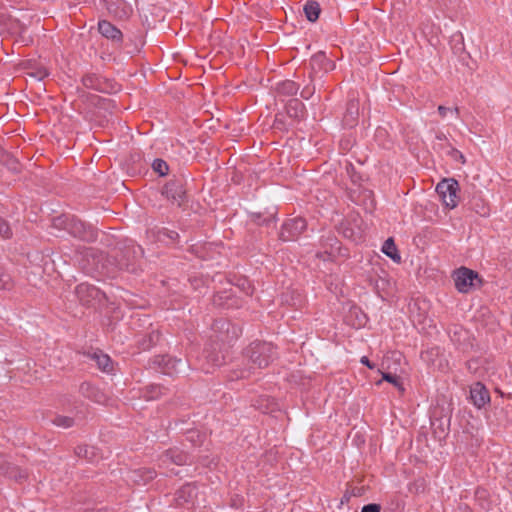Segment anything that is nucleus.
<instances>
[{
    "label": "nucleus",
    "instance_id": "nucleus-1",
    "mask_svg": "<svg viewBox=\"0 0 512 512\" xmlns=\"http://www.w3.org/2000/svg\"><path fill=\"white\" fill-rule=\"evenodd\" d=\"M246 355L251 365L248 368L241 369L236 378H246L254 372L255 369L267 367L276 356L275 347L267 342H253L246 350Z\"/></svg>",
    "mask_w": 512,
    "mask_h": 512
},
{
    "label": "nucleus",
    "instance_id": "nucleus-2",
    "mask_svg": "<svg viewBox=\"0 0 512 512\" xmlns=\"http://www.w3.org/2000/svg\"><path fill=\"white\" fill-rule=\"evenodd\" d=\"M54 225L62 227L70 235L83 241L92 242L97 238V232L74 216H61L55 219Z\"/></svg>",
    "mask_w": 512,
    "mask_h": 512
},
{
    "label": "nucleus",
    "instance_id": "nucleus-3",
    "mask_svg": "<svg viewBox=\"0 0 512 512\" xmlns=\"http://www.w3.org/2000/svg\"><path fill=\"white\" fill-rule=\"evenodd\" d=\"M458 186V182L454 179H444L436 186L437 193L449 208H455L458 204Z\"/></svg>",
    "mask_w": 512,
    "mask_h": 512
},
{
    "label": "nucleus",
    "instance_id": "nucleus-4",
    "mask_svg": "<svg viewBox=\"0 0 512 512\" xmlns=\"http://www.w3.org/2000/svg\"><path fill=\"white\" fill-rule=\"evenodd\" d=\"M306 228V221L301 217H296L285 221L282 225L280 238L283 241H294Z\"/></svg>",
    "mask_w": 512,
    "mask_h": 512
},
{
    "label": "nucleus",
    "instance_id": "nucleus-5",
    "mask_svg": "<svg viewBox=\"0 0 512 512\" xmlns=\"http://www.w3.org/2000/svg\"><path fill=\"white\" fill-rule=\"evenodd\" d=\"M477 279L478 274L466 267H461L454 273L455 287L460 293H468Z\"/></svg>",
    "mask_w": 512,
    "mask_h": 512
},
{
    "label": "nucleus",
    "instance_id": "nucleus-6",
    "mask_svg": "<svg viewBox=\"0 0 512 512\" xmlns=\"http://www.w3.org/2000/svg\"><path fill=\"white\" fill-rule=\"evenodd\" d=\"M187 461L188 455L178 449H170L160 456L159 466L169 469L171 474L178 475L179 471L174 470V468L170 469L169 466L171 464L181 466L187 464Z\"/></svg>",
    "mask_w": 512,
    "mask_h": 512
},
{
    "label": "nucleus",
    "instance_id": "nucleus-7",
    "mask_svg": "<svg viewBox=\"0 0 512 512\" xmlns=\"http://www.w3.org/2000/svg\"><path fill=\"white\" fill-rule=\"evenodd\" d=\"M156 472L149 468H139L135 470H128L125 474V481L129 485H146L149 481L154 479Z\"/></svg>",
    "mask_w": 512,
    "mask_h": 512
},
{
    "label": "nucleus",
    "instance_id": "nucleus-8",
    "mask_svg": "<svg viewBox=\"0 0 512 512\" xmlns=\"http://www.w3.org/2000/svg\"><path fill=\"white\" fill-rule=\"evenodd\" d=\"M203 356L206 361V365L203 366V370L210 372V369L221 366L225 362V356L220 351L218 344H212L205 348Z\"/></svg>",
    "mask_w": 512,
    "mask_h": 512
},
{
    "label": "nucleus",
    "instance_id": "nucleus-9",
    "mask_svg": "<svg viewBox=\"0 0 512 512\" xmlns=\"http://www.w3.org/2000/svg\"><path fill=\"white\" fill-rule=\"evenodd\" d=\"M76 295L83 305H90L94 300H100L101 292L95 286L81 283L76 287Z\"/></svg>",
    "mask_w": 512,
    "mask_h": 512
},
{
    "label": "nucleus",
    "instance_id": "nucleus-10",
    "mask_svg": "<svg viewBox=\"0 0 512 512\" xmlns=\"http://www.w3.org/2000/svg\"><path fill=\"white\" fill-rule=\"evenodd\" d=\"M198 497V489L192 483L183 485L177 492L175 500L179 506H193Z\"/></svg>",
    "mask_w": 512,
    "mask_h": 512
},
{
    "label": "nucleus",
    "instance_id": "nucleus-11",
    "mask_svg": "<svg viewBox=\"0 0 512 512\" xmlns=\"http://www.w3.org/2000/svg\"><path fill=\"white\" fill-rule=\"evenodd\" d=\"M163 193L168 199L176 203L178 206L184 202L186 196L183 184L178 180L168 182L164 187Z\"/></svg>",
    "mask_w": 512,
    "mask_h": 512
},
{
    "label": "nucleus",
    "instance_id": "nucleus-12",
    "mask_svg": "<svg viewBox=\"0 0 512 512\" xmlns=\"http://www.w3.org/2000/svg\"><path fill=\"white\" fill-rule=\"evenodd\" d=\"M470 399L474 406L477 408L484 407L490 401V395L486 387L480 383L476 382L470 388Z\"/></svg>",
    "mask_w": 512,
    "mask_h": 512
},
{
    "label": "nucleus",
    "instance_id": "nucleus-13",
    "mask_svg": "<svg viewBox=\"0 0 512 512\" xmlns=\"http://www.w3.org/2000/svg\"><path fill=\"white\" fill-rule=\"evenodd\" d=\"M0 473L16 481H21L27 477L26 471L8 462L4 455H0Z\"/></svg>",
    "mask_w": 512,
    "mask_h": 512
},
{
    "label": "nucleus",
    "instance_id": "nucleus-14",
    "mask_svg": "<svg viewBox=\"0 0 512 512\" xmlns=\"http://www.w3.org/2000/svg\"><path fill=\"white\" fill-rule=\"evenodd\" d=\"M156 362L159 366H162V373L169 375L178 373L185 367V363L181 359H176L170 356H160L157 358Z\"/></svg>",
    "mask_w": 512,
    "mask_h": 512
},
{
    "label": "nucleus",
    "instance_id": "nucleus-15",
    "mask_svg": "<svg viewBox=\"0 0 512 512\" xmlns=\"http://www.w3.org/2000/svg\"><path fill=\"white\" fill-rule=\"evenodd\" d=\"M98 31L102 36L115 43L122 42V32L107 20H101L98 22Z\"/></svg>",
    "mask_w": 512,
    "mask_h": 512
},
{
    "label": "nucleus",
    "instance_id": "nucleus-16",
    "mask_svg": "<svg viewBox=\"0 0 512 512\" xmlns=\"http://www.w3.org/2000/svg\"><path fill=\"white\" fill-rule=\"evenodd\" d=\"M312 69L328 71L333 68V63L329 60L325 53L319 52L312 56L310 60Z\"/></svg>",
    "mask_w": 512,
    "mask_h": 512
},
{
    "label": "nucleus",
    "instance_id": "nucleus-17",
    "mask_svg": "<svg viewBox=\"0 0 512 512\" xmlns=\"http://www.w3.org/2000/svg\"><path fill=\"white\" fill-rule=\"evenodd\" d=\"M286 111L291 118L301 119L305 114V106L300 100L294 98L287 103Z\"/></svg>",
    "mask_w": 512,
    "mask_h": 512
},
{
    "label": "nucleus",
    "instance_id": "nucleus-18",
    "mask_svg": "<svg viewBox=\"0 0 512 512\" xmlns=\"http://www.w3.org/2000/svg\"><path fill=\"white\" fill-rule=\"evenodd\" d=\"M82 82L86 88L101 92H108L104 81L96 75H86L83 77Z\"/></svg>",
    "mask_w": 512,
    "mask_h": 512
},
{
    "label": "nucleus",
    "instance_id": "nucleus-19",
    "mask_svg": "<svg viewBox=\"0 0 512 512\" xmlns=\"http://www.w3.org/2000/svg\"><path fill=\"white\" fill-rule=\"evenodd\" d=\"M382 252L388 256L389 258H391L394 262L396 263H400L401 261V256L400 254L398 253V249L394 243V240L393 238H388L383 246H382Z\"/></svg>",
    "mask_w": 512,
    "mask_h": 512
},
{
    "label": "nucleus",
    "instance_id": "nucleus-20",
    "mask_svg": "<svg viewBox=\"0 0 512 512\" xmlns=\"http://www.w3.org/2000/svg\"><path fill=\"white\" fill-rule=\"evenodd\" d=\"M76 455L79 458H84L89 462H95L97 460V448L88 445L77 446L75 450Z\"/></svg>",
    "mask_w": 512,
    "mask_h": 512
},
{
    "label": "nucleus",
    "instance_id": "nucleus-21",
    "mask_svg": "<svg viewBox=\"0 0 512 512\" xmlns=\"http://www.w3.org/2000/svg\"><path fill=\"white\" fill-rule=\"evenodd\" d=\"M304 13L310 22H315L320 14V6L316 1H308L304 5Z\"/></svg>",
    "mask_w": 512,
    "mask_h": 512
},
{
    "label": "nucleus",
    "instance_id": "nucleus-22",
    "mask_svg": "<svg viewBox=\"0 0 512 512\" xmlns=\"http://www.w3.org/2000/svg\"><path fill=\"white\" fill-rule=\"evenodd\" d=\"M299 90V86L292 80H285L277 85V91L280 94L292 96L295 95Z\"/></svg>",
    "mask_w": 512,
    "mask_h": 512
},
{
    "label": "nucleus",
    "instance_id": "nucleus-23",
    "mask_svg": "<svg viewBox=\"0 0 512 512\" xmlns=\"http://www.w3.org/2000/svg\"><path fill=\"white\" fill-rule=\"evenodd\" d=\"M93 359L95 360L97 366L104 372L112 371V361L107 354H103L101 352L94 353Z\"/></svg>",
    "mask_w": 512,
    "mask_h": 512
},
{
    "label": "nucleus",
    "instance_id": "nucleus-24",
    "mask_svg": "<svg viewBox=\"0 0 512 512\" xmlns=\"http://www.w3.org/2000/svg\"><path fill=\"white\" fill-rule=\"evenodd\" d=\"M52 423L61 428H70L75 424V420L64 415H57L53 418Z\"/></svg>",
    "mask_w": 512,
    "mask_h": 512
},
{
    "label": "nucleus",
    "instance_id": "nucleus-25",
    "mask_svg": "<svg viewBox=\"0 0 512 512\" xmlns=\"http://www.w3.org/2000/svg\"><path fill=\"white\" fill-rule=\"evenodd\" d=\"M383 380L391 383L396 388H398L400 391H404L403 385L396 375H393V374L387 373V372H382V379L377 381L376 385H380Z\"/></svg>",
    "mask_w": 512,
    "mask_h": 512
},
{
    "label": "nucleus",
    "instance_id": "nucleus-26",
    "mask_svg": "<svg viewBox=\"0 0 512 512\" xmlns=\"http://www.w3.org/2000/svg\"><path fill=\"white\" fill-rule=\"evenodd\" d=\"M152 168L159 175L164 176L168 173V165L162 159H155L152 164Z\"/></svg>",
    "mask_w": 512,
    "mask_h": 512
},
{
    "label": "nucleus",
    "instance_id": "nucleus-27",
    "mask_svg": "<svg viewBox=\"0 0 512 512\" xmlns=\"http://www.w3.org/2000/svg\"><path fill=\"white\" fill-rule=\"evenodd\" d=\"M12 287V278L0 267V289H10Z\"/></svg>",
    "mask_w": 512,
    "mask_h": 512
},
{
    "label": "nucleus",
    "instance_id": "nucleus-28",
    "mask_svg": "<svg viewBox=\"0 0 512 512\" xmlns=\"http://www.w3.org/2000/svg\"><path fill=\"white\" fill-rule=\"evenodd\" d=\"M438 113L440 114V116L442 118L446 117L448 114L458 117L459 116V108L458 107L448 108V107L440 105V106H438Z\"/></svg>",
    "mask_w": 512,
    "mask_h": 512
},
{
    "label": "nucleus",
    "instance_id": "nucleus-29",
    "mask_svg": "<svg viewBox=\"0 0 512 512\" xmlns=\"http://www.w3.org/2000/svg\"><path fill=\"white\" fill-rule=\"evenodd\" d=\"M162 387L159 385H151L147 388V398L156 399L162 394Z\"/></svg>",
    "mask_w": 512,
    "mask_h": 512
},
{
    "label": "nucleus",
    "instance_id": "nucleus-30",
    "mask_svg": "<svg viewBox=\"0 0 512 512\" xmlns=\"http://www.w3.org/2000/svg\"><path fill=\"white\" fill-rule=\"evenodd\" d=\"M333 243L330 244V251H325L324 254L318 253L317 256L322 258L323 260H327L328 258L334 256V253L336 250H338V247H335L338 244V241L334 238L331 239Z\"/></svg>",
    "mask_w": 512,
    "mask_h": 512
},
{
    "label": "nucleus",
    "instance_id": "nucleus-31",
    "mask_svg": "<svg viewBox=\"0 0 512 512\" xmlns=\"http://www.w3.org/2000/svg\"><path fill=\"white\" fill-rule=\"evenodd\" d=\"M357 114V105L354 102H351L347 108V115L345 116L346 120L352 124L355 121V115Z\"/></svg>",
    "mask_w": 512,
    "mask_h": 512
},
{
    "label": "nucleus",
    "instance_id": "nucleus-32",
    "mask_svg": "<svg viewBox=\"0 0 512 512\" xmlns=\"http://www.w3.org/2000/svg\"><path fill=\"white\" fill-rule=\"evenodd\" d=\"M314 93H315V86H314V85H312V84H308V85H306V86L302 89V91H301L300 95H301V97H302L303 99L308 100V99H310V98L314 95Z\"/></svg>",
    "mask_w": 512,
    "mask_h": 512
},
{
    "label": "nucleus",
    "instance_id": "nucleus-33",
    "mask_svg": "<svg viewBox=\"0 0 512 512\" xmlns=\"http://www.w3.org/2000/svg\"><path fill=\"white\" fill-rule=\"evenodd\" d=\"M11 234L9 225L0 217V236L3 238H9Z\"/></svg>",
    "mask_w": 512,
    "mask_h": 512
},
{
    "label": "nucleus",
    "instance_id": "nucleus-34",
    "mask_svg": "<svg viewBox=\"0 0 512 512\" xmlns=\"http://www.w3.org/2000/svg\"><path fill=\"white\" fill-rule=\"evenodd\" d=\"M447 154H449L453 159L459 160L461 163H465L464 155L453 147H449Z\"/></svg>",
    "mask_w": 512,
    "mask_h": 512
},
{
    "label": "nucleus",
    "instance_id": "nucleus-35",
    "mask_svg": "<svg viewBox=\"0 0 512 512\" xmlns=\"http://www.w3.org/2000/svg\"><path fill=\"white\" fill-rule=\"evenodd\" d=\"M230 323L224 321V320H218L214 324V330H226L227 333H229L230 329Z\"/></svg>",
    "mask_w": 512,
    "mask_h": 512
},
{
    "label": "nucleus",
    "instance_id": "nucleus-36",
    "mask_svg": "<svg viewBox=\"0 0 512 512\" xmlns=\"http://www.w3.org/2000/svg\"><path fill=\"white\" fill-rule=\"evenodd\" d=\"M361 512H380V506L378 504H368L363 506Z\"/></svg>",
    "mask_w": 512,
    "mask_h": 512
},
{
    "label": "nucleus",
    "instance_id": "nucleus-37",
    "mask_svg": "<svg viewBox=\"0 0 512 512\" xmlns=\"http://www.w3.org/2000/svg\"><path fill=\"white\" fill-rule=\"evenodd\" d=\"M32 76L36 77L38 80H42L43 78L48 76V71L45 68L39 69L38 71L33 73Z\"/></svg>",
    "mask_w": 512,
    "mask_h": 512
},
{
    "label": "nucleus",
    "instance_id": "nucleus-38",
    "mask_svg": "<svg viewBox=\"0 0 512 512\" xmlns=\"http://www.w3.org/2000/svg\"><path fill=\"white\" fill-rule=\"evenodd\" d=\"M360 363L367 366L370 369L374 368V364L370 362L367 356H362L360 359Z\"/></svg>",
    "mask_w": 512,
    "mask_h": 512
},
{
    "label": "nucleus",
    "instance_id": "nucleus-39",
    "mask_svg": "<svg viewBox=\"0 0 512 512\" xmlns=\"http://www.w3.org/2000/svg\"><path fill=\"white\" fill-rule=\"evenodd\" d=\"M167 236L171 240H175L178 237V234L174 231L167 232Z\"/></svg>",
    "mask_w": 512,
    "mask_h": 512
},
{
    "label": "nucleus",
    "instance_id": "nucleus-40",
    "mask_svg": "<svg viewBox=\"0 0 512 512\" xmlns=\"http://www.w3.org/2000/svg\"><path fill=\"white\" fill-rule=\"evenodd\" d=\"M436 139L439 141H443L445 139V136L443 134H439L436 136Z\"/></svg>",
    "mask_w": 512,
    "mask_h": 512
},
{
    "label": "nucleus",
    "instance_id": "nucleus-41",
    "mask_svg": "<svg viewBox=\"0 0 512 512\" xmlns=\"http://www.w3.org/2000/svg\"><path fill=\"white\" fill-rule=\"evenodd\" d=\"M227 339H228V336H226V337H221V340H222V341H225V340H227Z\"/></svg>",
    "mask_w": 512,
    "mask_h": 512
}]
</instances>
